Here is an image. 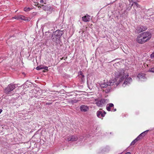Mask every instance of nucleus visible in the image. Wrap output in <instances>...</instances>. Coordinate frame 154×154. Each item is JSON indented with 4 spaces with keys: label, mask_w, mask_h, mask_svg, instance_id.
Returning <instances> with one entry per match:
<instances>
[{
    "label": "nucleus",
    "mask_w": 154,
    "mask_h": 154,
    "mask_svg": "<svg viewBox=\"0 0 154 154\" xmlns=\"http://www.w3.org/2000/svg\"><path fill=\"white\" fill-rule=\"evenodd\" d=\"M128 76V74L125 75L124 70L121 69L115 73V78L114 79L110 80L106 82L105 80H104L101 83L100 86L102 88H104L103 91L106 93H108L111 91L112 86L114 87H117L120 82Z\"/></svg>",
    "instance_id": "obj_1"
},
{
    "label": "nucleus",
    "mask_w": 154,
    "mask_h": 154,
    "mask_svg": "<svg viewBox=\"0 0 154 154\" xmlns=\"http://www.w3.org/2000/svg\"><path fill=\"white\" fill-rule=\"evenodd\" d=\"M63 34V32L62 31L57 30L54 32L51 36L52 40L56 42H58L60 40V38Z\"/></svg>",
    "instance_id": "obj_2"
},
{
    "label": "nucleus",
    "mask_w": 154,
    "mask_h": 154,
    "mask_svg": "<svg viewBox=\"0 0 154 154\" xmlns=\"http://www.w3.org/2000/svg\"><path fill=\"white\" fill-rule=\"evenodd\" d=\"M35 5L38 6V8H42L44 10L49 11L51 13L53 11V8L49 5H42L41 6H40V5H38V3H36Z\"/></svg>",
    "instance_id": "obj_3"
},
{
    "label": "nucleus",
    "mask_w": 154,
    "mask_h": 154,
    "mask_svg": "<svg viewBox=\"0 0 154 154\" xmlns=\"http://www.w3.org/2000/svg\"><path fill=\"white\" fill-rule=\"evenodd\" d=\"M15 85L12 84H10L5 89V92L7 94H9V92L13 91L16 88Z\"/></svg>",
    "instance_id": "obj_4"
},
{
    "label": "nucleus",
    "mask_w": 154,
    "mask_h": 154,
    "mask_svg": "<svg viewBox=\"0 0 154 154\" xmlns=\"http://www.w3.org/2000/svg\"><path fill=\"white\" fill-rule=\"evenodd\" d=\"M146 40L143 37L141 34H140L137 37L136 41L139 43L142 44L147 42Z\"/></svg>",
    "instance_id": "obj_5"
},
{
    "label": "nucleus",
    "mask_w": 154,
    "mask_h": 154,
    "mask_svg": "<svg viewBox=\"0 0 154 154\" xmlns=\"http://www.w3.org/2000/svg\"><path fill=\"white\" fill-rule=\"evenodd\" d=\"M141 34L143 35L144 38L146 40L147 42L149 40L152 36L150 32H146Z\"/></svg>",
    "instance_id": "obj_6"
},
{
    "label": "nucleus",
    "mask_w": 154,
    "mask_h": 154,
    "mask_svg": "<svg viewBox=\"0 0 154 154\" xmlns=\"http://www.w3.org/2000/svg\"><path fill=\"white\" fill-rule=\"evenodd\" d=\"M95 102L98 106L102 107L106 103V100L104 99H102L99 100H95Z\"/></svg>",
    "instance_id": "obj_7"
},
{
    "label": "nucleus",
    "mask_w": 154,
    "mask_h": 154,
    "mask_svg": "<svg viewBox=\"0 0 154 154\" xmlns=\"http://www.w3.org/2000/svg\"><path fill=\"white\" fill-rule=\"evenodd\" d=\"M106 114V112L103 110L102 109H100L97 112V116L98 118H101V117H103Z\"/></svg>",
    "instance_id": "obj_8"
},
{
    "label": "nucleus",
    "mask_w": 154,
    "mask_h": 154,
    "mask_svg": "<svg viewBox=\"0 0 154 154\" xmlns=\"http://www.w3.org/2000/svg\"><path fill=\"white\" fill-rule=\"evenodd\" d=\"M147 29V28L145 26H138L136 29L137 32L138 33H140L143 31Z\"/></svg>",
    "instance_id": "obj_9"
},
{
    "label": "nucleus",
    "mask_w": 154,
    "mask_h": 154,
    "mask_svg": "<svg viewBox=\"0 0 154 154\" xmlns=\"http://www.w3.org/2000/svg\"><path fill=\"white\" fill-rule=\"evenodd\" d=\"M14 18L17 20H28L27 19V18L26 17L24 16L21 15H18L17 16H15L14 17Z\"/></svg>",
    "instance_id": "obj_10"
},
{
    "label": "nucleus",
    "mask_w": 154,
    "mask_h": 154,
    "mask_svg": "<svg viewBox=\"0 0 154 154\" xmlns=\"http://www.w3.org/2000/svg\"><path fill=\"white\" fill-rule=\"evenodd\" d=\"M80 109L81 111L86 112L89 109V108L87 106L82 105L80 107Z\"/></svg>",
    "instance_id": "obj_11"
},
{
    "label": "nucleus",
    "mask_w": 154,
    "mask_h": 154,
    "mask_svg": "<svg viewBox=\"0 0 154 154\" xmlns=\"http://www.w3.org/2000/svg\"><path fill=\"white\" fill-rule=\"evenodd\" d=\"M78 139V138L76 136L72 135L71 137H69L67 138V140L68 141H75Z\"/></svg>",
    "instance_id": "obj_12"
},
{
    "label": "nucleus",
    "mask_w": 154,
    "mask_h": 154,
    "mask_svg": "<svg viewBox=\"0 0 154 154\" xmlns=\"http://www.w3.org/2000/svg\"><path fill=\"white\" fill-rule=\"evenodd\" d=\"M132 81V79L131 78H128L125 79L122 85L125 87L126 85L129 84Z\"/></svg>",
    "instance_id": "obj_13"
},
{
    "label": "nucleus",
    "mask_w": 154,
    "mask_h": 154,
    "mask_svg": "<svg viewBox=\"0 0 154 154\" xmlns=\"http://www.w3.org/2000/svg\"><path fill=\"white\" fill-rule=\"evenodd\" d=\"M114 107V105L113 103H109L107 104L106 106V109L108 111H112L111 109V108Z\"/></svg>",
    "instance_id": "obj_14"
},
{
    "label": "nucleus",
    "mask_w": 154,
    "mask_h": 154,
    "mask_svg": "<svg viewBox=\"0 0 154 154\" xmlns=\"http://www.w3.org/2000/svg\"><path fill=\"white\" fill-rule=\"evenodd\" d=\"M90 16H85L82 17V20L84 22H88L90 21Z\"/></svg>",
    "instance_id": "obj_15"
},
{
    "label": "nucleus",
    "mask_w": 154,
    "mask_h": 154,
    "mask_svg": "<svg viewBox=\"0 0 154 154\" xmlns=\"http://www.w3.org/2000/svg\"><path fill=\"white\" fill-rule=\"evenodd\" d=\"M139 79H144L145 78V75L143 73H139L137 76Z\"/></svg>",
    "instance_id": "obj_16"
},
{
    "label": "nucleus",
    "mask_w": 154,
    "mask_h": 154,
    "mask_svg": "<svg viewBox=\"0 0 154 154\" xmlns=\"http://www.w3.org/2000/svg\"><path fill=\"white\" fill-rule=\"evenodd\" d=\"M148 131V130H146L141 133L139 135L141 136V137H142V138H143V137H144L145 136V135L147 133Z\"/></svg>",
    "instance_id": "obj_17"
},
{
    "label": "nucleus",
    "mask_w": 154,
    "mask_h": 154,
    "mask_svg": "<svg viewBox=\"0 0 154 154\" xmlns=\"http://www.w3.org/2000/svg\"><path fill=\"white\" fill-rule=\"evenodd\" d=\"M131 2H132L135 5L137 6V8H140V6L138 4L137 2H134L133 0H131V2L130 3H131Z\"/></svg>",
    "instance_id": "obj_18"
},
{
    "label": "nucleus",
    "mask_w": 154,
    "mask_h": 154,
    "mask_svg": "<svg viewBox=\"0 0 154 154\" xmlns=\"http://www.w3.org/2000/svg\"><path fill=\"white\" fill-rule=\"evenodd\" d=\"M80 78H81L82 81V82H83L85 81V76L83 74V75H82L81 76H79Z\"/></svg>",
    "instance_id": "obj_19"
},
{
    "label": "nucleus",
    "mask_w": 154,
    "mask_h": 154,
    "mask_svg": "<svg viewBox=\"0 0 154 154\" xmlns=\"http://www.w3.org/2000/svg\"><path fill=\"white\" fill-rule=\"evenodd\" d=\"M31 9L30 8H24V10L25 11H30Z\"/></svg>",
    "instance_id": "obj_20"
},
{
    "label": "nucleus",
    "mask_w": 154,
    "mask_h": 154,
    "mask_svg": "<svg viewBox=\"0 0 154 154\" xmlns=\"http://www.w3.org/2000/svg\"><path fill=\"white\" fill-rule=\"evenodd\" d=\"M43 68V66H38L36 68V69L37 70H39L41 69H42Z\"/></svg>",
    "instance_id": "obj_21"
},
{
    "label": "nucleus",
    "mask_w": 154,
    "mask_h": 154,
    "mask_svg": "<svg viewBox=\"0 0 154 154\" xmlns=\"http://www.w3.org/2000/svg\"><path fill=\"white\" fill-rule=\"evenodd\" d=\"M137 141L136 140H135V139L134 140H133L132 142L131 143L130 145H134L135 143L137 142Z\"/></svg>",
    "instance_id": "obj_22"
},
{
    "label": "nucleus",
    "mask_w": 154,
    "mask_h": 154,
    "mask_svg": "<svg viewBox=\"0 0 154 154\" xmlns=\"http://www.w3.org/2000/svg\"><path fill=\"white\" fill-rule=\"evenodd\" d=\"M40 2L41 3H44V4H46V0H40Z\"/></svg>",
    "instance_id": "obj_23"
},
{
    "label": "nucleus",
    "mask_w": 154,
    "mask_h": 154,
    "mask_svg": "<svg viewBox=\"0 0 154 154\" xmlns=\"http://www.w3.org/2000/svg\"><path fill=\"white\" fill-rule=\"evenodd\" d=\"M142 137L140 136L139 135L135 139L137 141L139 140L140 139H142Z\"/></svg>",
    "instance_id": "obj_24"
},
{
    "label": "nucleus",
    "mask_w": 154,
    "mask_h": 154,
    "mask_svg": "<svg viewBox=\"0 0 154 154\" xmlns=\"http://www.w3.org/2000/svg\"><path fill=\"white\" fill-rule=\"evenodd\" d=\"M149 71L150 72H154V67L151 68L150 69Z\"/></svg>",
    "instance_id": "obj_25"
},
{
    "label": "nucleus",
    "mask_w": 154,
    "mask_h": 154,
    "mask_svg": "<svg viewBox=\"0 0 154 154\" xmlns=\"http://www.w3.org/2000/svg\"><path fill=\"white\" fill-rule=\"evenodd\" d=\"M78 100H71V102L72 103H76L78 102Z\"/></svg>",
    "instance_id": "obj_26"
},
{
    "label": "nucleus",
    "mask_w": 154,
    "mask_h": 154,
    "mask_svg": "<svg viewBox=\"0 0 154 154\" xmlns=\"http://www.w3.org/2000/svg\"><path fill=\"white\" fill-rule=\"evenodd\" d=\"M78 74H79V76H81L83 74V73L81 71H80L79 72Z\"/></svg>",
    "instance_id": "obj_27"
},
{
    "label": "nucleus",
    "mask_w": 154,
    "mask_h": 154,
    "mask_svg": "<svg viewBox=\"0 0 154 154\" xmlns=\"http://www.w3.org/2000/svg\"><path fill=\"white\" fill-rule=\"evenodd\" d=\"M150 57L152 59H153L154 58V52H153L151 55H150Z\"/></svg>",
    "instance_id": "obj_28"
},
{
    "label": "nucleus",
    "mask_w": 154,
    "mask_h": 154,
    "mask_svg": "<svg viewBox=\"0 0 154 154\" xmlns=\"http://www.w3.org/2000/svg\"><path fill=\"white\" fill-rule=\"evenodd\" d=\"M43 69H44L45 70H48V67L47 66H43Z\"/></svg>",
    "instance_id": "obj_29"
},
{
    "label": "nucleus",
    "mask_w": 154,
    "mask_h": 154,
    "mask_svg": "<svg viewBox=\"0 0 154 154\" xmlns=\"http://www.w3.org/2000/svg\"><path fill=\"white\" fill-rule=\"evenodd\" d=\"M131 6H130L128 7L127 8V9L128 10V11H130L131 10Z\"/></svg>",
    "instance_id": "obj_30"
},
{
    "label": "nucleus",
    "mask_w": 154,
    "mask_h": 154,
    "mask_svg": "<svg viewBox=\"0 0 154 154\" xmlns=\"http://www.w3.org/2000/svg\"><path fill=\"white\" fill-rule=\"evenodd\" d=\"M125 154H131L130 152H127Z\"/></svg>",
    "instance_id": "obj_31"
},
{
    "label": "nucleus",
    "mask_w": 154,
    "mask_h": 154,
    "mask_svg": "<svg viewBox=\"0 0 154 154\" xmlns=\"http://www.w3.org/2000/svg\"><path fill=\"white\" fill-rule=\"evenodd\" d=\"M2 109H0V114L1 113V112H2Z\"/></svg>",
    "instance_id": "obj_32"
},
{
    "label": "nucleus",
    "mask_w": 154,
    "mask_h": 154,
    "mask_svg": "<svg viewBox=\"0 0 154 154\" xmlns=\"http://www.w3.org/2000/svg\"><path fill=\"white\" fill-rule=\"evenodd\" d=\"M116 109H114V111H116Z\"/></svg>",
    "instance_id": "obj_33"
},
{
    "label": "nucleus",
    "mask_w": 154,
    "mask_h": 154,
    "mask_svg": "<svg viewBox=\"0 0 154 154\" xmlns=\"http://www.w3.org/2000/svg\"><path fill=\"white\" fill-rule=\"evenodd\" d=\"M133 3H132V4L131 5V7H132L133 6Z\"/></svg>",
    "instance_id": "obj_34"
},
{
    "label": "nucleus",
    "mask_w": 154,
    "mask_h": 154,
    "mask_svg": "<svg viewBox=\"0 0 154 154\" xmlns=\"http://www.w3.org/2000/svg\"><path fill=\"white\" fill-rule=\"evenodd\" d=\"M63 59V57H62V58H61V60H62Z\"/></svg>",
    "instance_id": "obj_35"
},
{
    "label": "nucleus",
    "mask_w": 154,
    "mask_h": 154,
    "mask_svg": "<svg viewBox=\"0 0 154 154\" xmlns=\"http://www.w3.org/2000/svg\"><path fill=\"white\" fill-rule=\"evenodd\" d=\"M47 104H48V105H49V103H46Z\"/></svg>",
    "instance_id": "obj_36"
},
{
    "label": "nucleus",
    "mask_w": 154,
    "mask_h": 154,
    "mask_svg": "<svg viewBox=\"0 0 154 154\" xmlns=\"http://www.w3.org/2000/svg\"><path fill=\"white\" fill-rule=\"evenodd\" d=\"M67 57H66V58H65V59H67Z\"/></svg>",
    "instance_id": "obj_37"
}]
</instances>
